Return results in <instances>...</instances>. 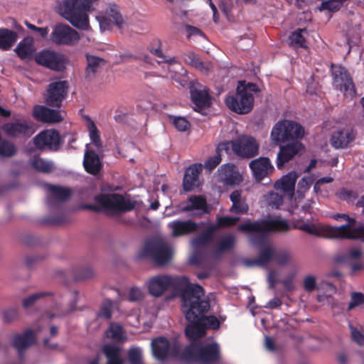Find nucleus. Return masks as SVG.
Listing matches in <instances>:
<instances>
[{"label": "nucleus", "instance_id": "obj_1", "mask_svg": "<svg viewBox=\"0 0 364 364\" xmlns=\"http://www.w3.org/2000/svg\"><path fill=\"white\" fill-rule=\"evenodd\" d=\"M238 230L249 233L250 242L258 247V256L255 259H246L244 263L247 267H267L274 261L276 247L266 236L269 233H286L291 230L289 222L279 217L248 222L240 225Z\"/></svg>", "mask_w": 364, "mask_h": 364}, {"label": "nucleus", "instance_id": "obj_2", "mask_svg": "<svg viewBox=\"0 0 364 364\" xmlns=\"http://www.w3.org/2000/svg\"><path fill=\"white\" fill-rule=\"evenodd\" d=\"M194 293L182 306L181 311L188 324L186 327L185 333L191 341H196L205 334L208 328L217 329L220 322L215 316H207L210 310V301L205 296L203 288L198 284Z\"/></svg>", "mask_w": 364, "mask_h": 364}, {"label": "nucleus", "instance_id": "obj_3", "mask_svg": "<svg viewBox=\"0 0 364 364\" xmlns=\"http://www.w3.org/2000/svg\"><path fill=\"white\" fill-rule=\"evenodd\" d=\"M149 293L154 297L161 296L169 289L175 290L181 298V306L194 293L198 284L190 283L186 277H172L159 274L151 277L146 282Z\"/></svg>", "mask_w": 364, "mask_h": 364}, {"label": "nucleus", "instance_id": "obj_4", "mask_svg": "<svg viewBox=\"0 0 364 364\" xmlns=\"http://www.w3.org/2000/svg\"><path fill=\"white\" fill-rule=\"evenodd\" d=\"M227 227L228 216L218 218L216 223L210 224L193 239V245L198 248L215 243L212 248V255L215 259L220 258L228 251V232L223 230Z\"/></svg>", "mask_w": 364, "mask_h": 364}, {"label": "nucleus", "instance_id": "obj_5", "mask_svg": "<svg viewBox=\"0 0 364 364\" xmlns=\"http://www.w3.org/2000/svg\"><path fill=\"white\" fill-rule=\"evenodd\" d=\"M100 0H63L58 13L74 27L83 31L90 28L89 13L95 11Z\"/></svg>", "mask_w": 364, "mask_h": 364}, {"label": "nucleus", "instance_id": "obj_6", "mask_svg": "<svg viewBox=\"0 0 364 364\" xmlns=\"http://www.w3.org/2000/svg\"><path fill=\"white\" fill-rule=\"evenodd\" d=\"M186 346L181 352V359L187 363L213 364L220 359V350L217 343L203 345L194 342Z\"/></svg>", "mask_w": 364, "mask_h": 364}, {"label": "nucleus", "instance_id": "obj_7", "mask_svg": "<svg viewBox=\"0 0 364 364\" xmlns=\"http://www.w3.org/2000/svg\"><path fill=\"white\" fill-rule=\"evenodd\" d=\"M257 91L258 88L255 84L239 81L236 93L232 97L229 107L239 114L250 112L254 107L253 93Z\"/></svg>", "mask_w": 364, "mask_h": 364}, {"label": "nucleus", "instance_id": "obj_8", "mask_svg": "<svg viewBox=\"0 0 364 364\" xmlns=\"http://www.w3.org/2000/svg\"><path fill=\"white\" fill-rule=\"evenodd\" d=\"M172 250L162 240L148 241L139 253L140 258L149 257L159 266L168 264L172 259Z\"/></svg>", "mask_w": 364, "mask_h": 364}, {"label": "nucleus", "instance_id": "obj_9", "mask_svg": "<svg viewBox=\"0 0 364 364\" xmlns=\"http://www.w3.org/2000/svg\"><path fill=\"white\" fill-rule=\"evenodd\" d=\"M95 201L103 209L110 210L114 214L131 211L136 206V201L126 199L118 193L99 194L95 197Z\"/></svg>", "mask_w": 364, "mask_h": 364}, {"label": "nucleus", "instance_id": "obj_10", "mask_svg": "<svg viewBox=\"0 0 364 364\" xmlns=\"http://www.w3.org/2000/svg\"><path fill=\"white\" fill-rule=\"evenodd\" d=\"M1 129L8 137L25 139L30 138L36 132L34 123L25 119L5 123Z\"/></svg>", "mask_w": 364, "mask_h": 364}, {"label": "nucleus", "instance_id": "obj_11", "mask_svg": "<svg viewBox=\"0 0 364 364\" xmlns=\"http://www.w3.org/2000/svg\"><path fill=\"white\" fill-rule=\"evenodd\" d=\"M151 347L154 357L159 361H165L169 357L181 358V348L176 341L171 344L166 338L158 337L151 341Z\"/></svg>", "mask_w": 364, "mask_h": 364}, {"label": "nucleus", "instance_id": "obj_12", "mask_svg": "<svg viewBox=\"0 0 364 364\" xmlns=\"http://www.w3.org/2000/svg\"><path fill=\"white\" fill-rule=\"evenodd\" d=\"M80 36L79 33L67 24H55L50 36V40L58 46H73L77 43Z\"/></svg>", "mask_w": 364, "mask_h": 364}, {"label": "nucleus", "instance_id": "obj_13", "mask_svg": "<svg viewBox=\"0 0 364 364\" xmlns=\"http://www.w3.org/2000/svg\"><path fill=\"white\" fill-rule=\"evenodd\" d=\"M69 83L67 80H59L48 85L44 99L46 105L60 108L68 96Z\"/></svg>", "mask_w": 364, "mask_h": 364}, {"label": "nucleus", "instance_id": "obj_14", "mask_svg": "<svg viewBox=\"0 0 364 364\" xmlns=\"http://www.w3.org/2000/svg\"><path fill=\"white\" fill-rule=\"evenodd\" d=\"M333 218L339 220H344L348 222L347 224L343 225L341 226H333L334 228H341L345 227L346 229L339 234V236H335L334 238L336 239H350V240H355L360 239L364 241V226L363 225H355L356 220L355 218H350L347 214H340L337 213L333 215Z\"/></svg>", "mask_w": 364, "mask_h": 364}, {"label": "nucleus", "instance_id": "obj_15", "mask_svg": "<svg viewBox=\"0 0 364 364\" xmlns=\"http://www.w3.org/2000/svg\"><path fill=\"white\" fill-rule=\"evenodd\" d=\"M231 143L232 151L241 158L250 159L259 154V145L253 137L242 136Z\"/></svg>", "mask_w": 364, "mask_h": 364}, {"label": "nucleus", "instance_id": "obj_16", "mask_svg": "<svg viewBox=\"0 0 364 364\" xmlns=\"http://www.w3.org/2000/svg\"><path fill=\"white\" fill-rule=\"evenodd\" d=\"M203 166L200 163H195L185 169L182 186L185 192H191L200 187L203 183L201 173Z\"/></svg>", "mask_w": 364, "mask_h": 364}, {"label": "nucleus", "instance_id": "obj_17", "mask_svg": "<svg viewBox=\"0 0 364 364\" xmlns=\"http://www.w3.org/2000/svg\"><path fill=\"white\" fill-rule=\"evenodd\" d=\"M298 228L310 235L327 238H334L335 236H339V234L346 229L345 227L334 228L322 223H309L299 225Z\"/></svg>", "mask_w": 364, "mask_h": 364}, {"label": "nucleus", "instance_id": "obj_18", "mask_svg": "<svg viewBox=\"0 0 364 364\" xmlns=\"http://www.w3.org/2000/svg\"><path fill=\"white\" fill-rule=\"evenodd\" d=\"M191 98L196 106V111L200 112L210 107L212 102L208 89L197 82H191L190 87Z\"/></svg>", "mask_w": 364, "mask_h": 364}, {"label": "nucleus", "instance_id": "obj_19", "mask_svg": "<svg viewBox=\"0 0 364 364\" xmlns=\"http://www.w3.org/2000/svg\"><path fill=\"white\" fill-rule=\"evenodd\" d=\"M35 60L38 65L56 71L65 68L63 55L50 50H43L36 55Z\"/></svg>", "mask_w": 364, "mask_h": 364}, {"label": "nucleus", "instance_id": "obj_20", "mask_svg": "<svg viewBox=\"0 0 364 364\" xmlns=\"http://www.w3.org/2000/svg\"><path fill=\"white\" fill-rule=\"evenodd\" d=\"M105 14V16L97 17L102 30H109L113 25L119 29L122 28L125 21L117 4H109Z\"/></svg>", "mask_w": 364, "mask_h": 364}, {"label": "nucleus", "instance_id": "obj_21", "mask_svg": "<svg viewBox=\"0 0 364 364\" xmlns=\"http://www.w3.org/2000/svg\"><path fill=\"white\" fill-rule=\"evenodd\" d=\"M35 146L38 149L57 151L60 144L59 132L55 129H46L33 138Z\"/></svg>", "mask_w": 364, "mask_h": 364}, {"label": "nucleus", "instance_id": "obj_22", "mask_svg": "<svg viewBox=\"0 0 364 364\" xmlns=\"http://www.w3.org/2000/svg\"><path fill=\"white\" fill-rule=\"evenodd\" d=\"M334 82L339 90L346 97L352 98L355 95L354 84L346 69L341 66L335 67L333 70Z\"/></svg>", "mask_w": 364, "mask_h": 364}, {"label": "nucleus", "instance_id": "obj_23", "mask_svg": "<svg viewBox=\"0 0 364 364\" xmlns=\"http://www.w3.org/2000/svg\"><path fill=\"white\" fill-rule=\"evenodd\" d=\"M50 191L46 198V203L50 208H59L62 203L68 200L72 195L70 188L52 184H46Z\"/></svg>", "mask_w": 364, "mask_h": 364}, {"label": "nucleus", "instance_id": "obj_24", "mask_svg": "<svg viewBox=\"0 0 364 364\" xmlns=\"http://www.w3.org/2000/svg\"><path fill=\"white\" fill-rule=\"evenodd\" d=\"M168 227L171 230L173 237H179L192 235L198 230L199 225L192 220H176L170 222Z\"/></svg>", "mask_w": 364, "mask_h": 364}, {"label": "nucleus", "instance_id": "obj_25", "mask_svg": "<svg viewBox=\"0 0 364 364\" xmlns=\"http://www.w3.org/2000/svg\"><path fill=\"white\" fill-rule=\"evenodd\" d=\"M36 341V332L28 328L22 333H16L12 338L11 345L21 356L23 352Z\"/></svg>", "mask_w": 364, "mask_h": 364}, {"label": "nucleus", "instance_id": "obj_26", "mask_svg": "<svg viewBox=\"0 0 364 364\" xmlns=\"http://www.w3.org/2000/svg\"><path fill=\"white\" fill-rule=\"evenodd\" d=\"M356 136V132L350 127L335 131L331 137V144L336 149L346 148Z\"/></svg>", "mask_w": 364, "mask_h": 364}, {"label": "nucleus", "instance_id": "obj_27", "mask_svg": "<svg viewBox=\"0 0 364 364\" xmlns=\"http://www.w3.org/2000/svg\"><path fill=\"white\" fill-rule=\"evenodd\" d=\"M33 117L36 120L44 123H56L63 120L59 111L43 105H35L33 107Z\"/></svg>", "mask_w": 364, "mask_h": 364}, {"label": "nucleus", "instance_id": "obj_28", "mask_svg": "<svg viewBox=\"0 0 364 364\" xmlns=\"http://www.w3.org/2000/svg\"><path fill=\"white\" fill-rule=\"evenodd\" d=\"M250 168L257 181H261L274 170V167L267 157H259L252 160L250 163Z\"/></svg>", "mask_w": 364, "mask_h": 364}, {"label": "nucleus", "instance_id": "obj_29", "mask_svg": "<svg viewBox=\"0 0 364 364\" xmlns=\"http://www.w3.org/2000/svg\"><path fill=\"white\" fill-rule=\"evenodd\" d=\"M304 146L301 143L294 141L286 146H281L280 150L277 154V166L281 168L284 164L292 159L295 155L299 154Z\"/></svg>", "mask_w": 364, "mask_h": 364}, {"label": "nucleus", "instance_id": "obj_30", "mask_svg": "<svg viewBox=\"0 0 364 364\" xmlns=\"http://www.w3.org/2000/svg\"><path fill=\"white\" fill-rule=\"evenodd\" d=\"M83 166L85 170L90 174L97 175L102 168V164L100 161L99 155L94 151L87 148L84 154Z\"/></svg>", "mask_w": 364, "mask_h": 364}, {"label": "nucleus", "instance_id": "obj_31", "mask_svg": "<svg viewBox=\"0 0 364 364\" xmlns=\"http://www.w3.org/2000/svg\"><path fill=\"white\" fill-rule=\"evenodd\" d=\"M299 175L295 171H291L278 180L274 187L278 191L287 193L290 198L294 194L295 183Z\"/></svg>", "mask_w": 364, "mask_h": 364}, {"label": "nucleus", "instance_id": "obj_32", "mask_svg": "<svg viewBox=\"0 0 364 364\" xmlns=\"http://www.w3.org/2000/svg\"><path fill=\"white\" fill-rule=\"evenodd\" d=\"M87 66L85 70V77L86 80H91L96 76L97 73L106 63L105 59L86 53Z\"/></svg>", "mask_w": 364, "mask_h": 364}, {"label": "nucleus", "instance_id": "obj_33", "mask_svg": "<svg viewBox=\"0 0 364 364\" xmlns=\"http://www.w3.org/2000/svg\"><path fill=\"white\" fill-rule=\"evenodd\" d=\"M230 198L232 203V205L230 210L237 214H243L247 212L249 207L246 203L245 198L242 196V191L237 190L233 191Z\"/></svg>", "mask_w": 364, "mask_h": 364}, {"label": "nucleus", "instance_id": "obj_34", "mask_svg": "<svg viewBox=\"0 0 364 364\" xmlns=\"http://www.w3.org/2000/svg\"><path fill=\"white\" fill-rule=\"evenodd\" d=\"M188 202L189 204L182 207V212H190L194 210L208 211L207 200L203 196H191L188 198Z\"/></svg>", "mask_w": 364, "mask_h": 364}, {"label": "nucleus", "instance_id": "obj_35", "mask_svg": "<svg viewBox=\"0 0 364 364\" xmlns=\"http://www.w3.org/2000/svg\"><path fill=\"white\" fill-rule=\"evenodd\" d=\"M272 141L278 144L289 141L288 131L285 120L279 121L272 128L271 132Z\"/></svg>", "mask_w": 364, "mask_h": 364}, {"label": "nucleus", "instance_id": "obj_36", "mask_svg": "<svg viewBox=\"0 0 364 364\" xmlns=\"http://www.w3.org/2000/svg\"><path fill=\"white\" fill-rule=\"evenodd\" d=\"M18 39L16 32L8 29L0 28V49L9 50Z\"/></svg>", "mask_w": 364, "mask_h": 364}, {"label": "nucleus", "instance_id": "obj_37", "mask_svg": "<svg viewBox=\"0 0 364 364\" xmlns=\"http://www.w3.org/2000/svg\"><path fill=\"white\" fill-rule=\"evenodd\" d=\"M225 151L228 153V141L220 142L216 148V154L209 157L204 163L203 168L212 171L221 161V152Z\"/></svg>", "mask_w": 364, "mask_h": 364}, {"label": "nucleus", "instance_id": "obj_38", "mask_svg": "<svg viewBox=\"0 0 364 364\" xmlns=\"http://www.w3.org/2000/svg\"><path fill=\"white\" fill-rule=\"evenodd\" d=\"M120 348L112 346L105 345L103 347V353H105L107 359V364H124V360L120 356Z\"/></svg>", "mask_w": 364, "mask_h": 364}, {"label": "nucleus", "instance_id": "obj_39", "mask_svg": "<svg viewBox=\"0 0 364 364\" xmlns=\"http://www.w3.org/2000/svg\"><path fill=\"white\" fill-rule=\"evenodd\" d=\"M288 131V138L290 140L301 139L305 135L304 128L297 122L291 120H285Z\"/></svg>", "mask_w": 364, "mask_h": 364}, {"label": "nucleus", "instance_id": "obj_40", "mask_svg": "<svg viewBox=\"0 0 364 364\" xmlns=\"http://www.w3.org/2000/svg\"><path fill=\"white\" fill-rule=\"evenodd\" d=\"M32 167L38 172L48 173L52 172L55 167L52 161H49L35 155L31 159Z\"/></svg>", "mask_w": 364, "mask_h": 364}, {"label": "nucleus", "instance_id": "obj_41", "mask_svg": "<svg viewBox=\"0 0 364 364\" xmlns=\"http://www.w3.org/2000/svg\"><path fill=\"white\" fill-rule=\"evenodd\" d=\"M16 55L22 60L30 59L33 53L32 43L26 39L20 41L15 48Z\"/></svg>", "mask_w": 364, "mask_h": 364}, {"label": "nucleus", "instance_id": "obj_42", "mask_svg": "<svg viewBox=\"0 0 364 364\" xmlns=\"http://www.w3.org/2000/svg\"><path fill=\"white\" fill-rule=\"evenodd\" d=\"M307 35L308 31L306 28L298 29L290 36L291 44L296 47H305Z\"/></svg>", "mask_w": 364, "mask_h": 364}, {"label": "nucleus", "instance_id": "obj_43", "mask_svg": "<svg viewBox=\"0 0 364 364\" xmlns=\"http://www.w3.org/2000/svg\"><path fill=\"white\" fill-rule=\"evenodd\" d=\"M292 254L287 250H277L274 262L280 266H287L291 263Z\"/></svg>", "mask_w": 364, "mask_h": 364}, {"label": "nucleus", "instance_id": "obj_44", "mask_svg": "<svg viewBox=\"0 0 364 364\" xmlns=\"http://www.w3.org/2000/svg\"><path fill=\"white\" fill-rule=\"evenodd\" d=\"M264 197L267 205L269 208L278 209L283 203L282 196L277 193L269 192Z\"/></svg>", "mask_w": 364, "mask_h": 364}, {"label": "nucleus", "instance_id": "obj_45", "mask_svg": "<svg viewBox=\"0 0 364 364\" xmlns=\"http://www.w3.org/2000/svg\"><path fill=\"white\" fill-rule=\"evenodd\" d=\"M53 296V294L50 291H40L29 295L22 301V306L24 309H28L33 306L37 301L45 296Z\"/></svg>", "mask_w": 364, "mask_h": 364}, {"label": "nucleus", "instance_id": "obj_46", "mask_svg": "<svg viewBox=\"0 0 364 364\" xmlns=\"http://www.w3.org/2000/svg\"><path fill=\"white\" fill-rule=\"evenodd\" d=\"M243 171L229 164V186L239 185L243 181Z\"/></svg>", "mask_w": 364, "mask_h": 364}, {"label": "nucleus", "instance_id": "obj_47", "mask_svg": "<svg viewBox=\"0 0 364 364\" xmlns=\"http://www.w3.org/2000/svg\"><path fill=\"white\" fill-rule=\"evenodd\" d=\"M168 117L175 128L179 132H185L191 126L190 122L183 117H176L170 114Z\"/></svg>", "mask_w": 364, "mask_h": 364}, {"label": "nucleus", "instance_id": "obj_48", "mask_svg": "<svg viewBox=\"0 0 364 364\" xmlns=\"http://www.w3.org/2000/svg\"><path fill=\"white\" fill-rule=\"evenodd\" d=\"M88 130L91 141L97 149H100L102 146V143L99 134V130L95 122L91 119L88 123Z\"/></svg>", "mask_w": 364, "mask_h": 364}, {"label": "nucleus", "instance_id": "obj_49", "mask_svg": "<svg viewBox=\"0 0 364 364\" xmlns=\"http://www.w3.org/2000/svg\"><path fill=\"white\" fill-rule=\"evenodd\" d=\"M344 1L345 0H328L323 1L319 6V10L321 11L328 10L330 12H336L341 8Z\"/></svg>", "mask_w": 364, "mask_h": 364}, {"label": "nucleus", "instance_id": "obj_50", "mask_svg": "<svg viewBox=\"0 0 364 364\" xmlns=\"http://www.w3.org/2000/svg\"><path fill=\"white\" fill-rule=\"evenodd\" d=\"M312 183L313 179L311 177H304L299 181L296 191L299 198L304 197L305 193L309 190Z\"/></svg>", "mask_w": 364, "mask_h": 364}, {"label": "nucleus", "instance_id": "obj_51", "mask_svg": "<svg viewBox=\"0 0 364 364\" xmlns=\"http://www.w3.org/2000/svg\"><path fill=\"white\" fill-rule=\"evenodd\" d=\"M185 30L187 33L186 38L188 40L191 39H195V38H206L205 34L202 31L201 29H200L198 27L189 25V24H185L184 25Z\"/></svg>", "mask_w": 364, "mask_h": 364}, {"label": "nucleus", "instance_id": "obj_52", "mask_svg": "<svg viewBox=\"0 0 364 364\" xmlns=\"http://www.w3.org/2000/svg\"><path fill=\"white\" fill-rule=\"evenodd\" d=\"M336 196L340 200H345L348 203H352L357 199L358 194L352 190L343 188L336 193Z\"/></svg>", "mask_w": 364, "mask_h": 364}, {"label": "nucleus", "instance_id": "obj_53", "mask_svg": "<svg viewBox=\"0 0 364 364\" xmlns=\"http://www.w3.org/2000/svg\"><path fill=\"white\" fill-rule=\"evenodd\" d=\"M112 306V301L109 299H106L100 307V311L97 314L98 317L105 319L111 318Z\"/></svg>", "mask_w": 364, "mask_h": 364}, {"label": "nucleus", "instance_id": "obj_54", "mask_svg": "<svg viewBox=\"0 0 364 364\" xmlns=\"http://www.w3.org/2000/svg\"><path fill=\"white\" fill-rule=\"evenodd\" d=\"M317 278L314 274H307L303 279V287L306 291H313L316 289Z\"/></svg>", "mask_w": 364, "mask_h": 364}, {"label": "nucleus", "instance_id": "obj_55", "mask_svg": "<svg viewBox=\"0 0 364 364\" xmlns=\"http://www.w3.org/2000/svg\"><path fill=\"white\" fill-rule=\"evenodd\" d=\"M94 275V271L90 267H86L77 269L75 272L74 276L75 280H85L92 277Z\"/></svg>", "mask_w": 364, "mask_h": 364}, {"label": "nucleus", "instance_id": "obj_56", "mask_svg": "<svg viewBox=\"0 0 364 364\" xmlns=\"http://www.w3.org/2000/svg\"><path fill=\"white\" fill-rule=\"evenodd\" d=\"M148 49L155 56L164 58V55L161 50V42L159 39H153L150 43Z\"/></svg>", "mask_w": 364, "mask_h": 364}, {"label": "nucleus", "instance_id": "obj_57", "mask_svg": "<svg viewBox=\"0 0 364 364\" xmlns=\"http://www.w3.org/2000/svg\"><path fill=\"white\" fill-rule=\"evenodd\" d=\"M215 177L218 183H222L224 187L228 186V164H224L220 166Z\"/></svg>", "mask_w": 364, "mask_h": 364}, {"label": "nucleus", "instance_id": "obj_58", "mask_svg": "<svg viewBox=\"0 0 364 364\" xmlns=\"http://www.w3.org/2000/svg\"><path fill=\"white\" fill-rule=\"evenodd\" d=\"M364 303V295L360 292H353L351 294L350 302L348 304V310L350 311L353 309L358 306Z\"/></svg>", "mask_w": 364, "mask_h": 364}, {"label": "nucleus", "instance_id": "obj_59", "mask_svg": "<svg viewBox=\"0 0 364 364\" xmlns=\"http://www.w3.org/2000/svg\"><path fill=\"white\" fill-rule=\"evenodd\" d=\"M19 314L18 309L16 308H10L3 312V321L6 323H10L13 322L17 320Z\"/></svg>", "mask_w": 364, "mask_h": 364}, {"label": "nucleus", "instance_id": "obj_60", "mask_svg": "<svg viewBox=\"0 0 364 364\" xmlns=\"http://www.w3.org/2000/svg\"><path fill=\"white\" fill-rule=\"evenodd\" d=\"M128 358L131 364H141V351L138 348H130L128 351Z\"/></svg>", "mask_w": 364, "mask_h": 364}, {"label": "nucleus", "instance_id": "obj_61", "mask_svg": "<svg viewBox=\"0 0 364 364\" xmlns=\"http://www.w3.org/2000/svg\"><path fill=\"white\" fill-rule=\"evenodd\" d=\"M206 256L200 250H196L191 256V263L196 266H203L205 262Z\"/></svg>", "mask_w": 364, "mask_h": 364}, {"label": "nucleus", "instance_id": "obj_62", "mask_svg": "<svg viewBox=\"0 0 364 364\" xmlns=\"http://www.w3.org/2000/svg\"><path fill=\"white\" fill-rule=\"evenodd\" d=\"M183 59L186 64L191 65L193 68H196L198 62H200V60L198 55H196L193 52H188L187 53H184L183 55Z\"/></svg>", "mask_w": 364, "mask_h": 364}, {"label": "nucleus", "instance_id": "obj_63", "mask_svg": "<svg viewBox=\"0 0 364 364\" xmlns=\"http://www.w3.org/2000/svg\"><path fill=\"white\" fill-rule=\"evenodd\" d=\"M349 327L353 341L360 346L364 345V335L352 325H349Z\"/></svg>", "mask_w": 364, "mask_h": 364}, {"label": "nucleus", "instance_id": "obj_64", "mask_svg": "<svg viewBox=\"0 0 364 364\" xmlns=\"http://www.w3.org/2000/svg\"><path fill=\"white\" fill-rule=\"evenodd\" d=\"M128 297L130 301H138L142 299L143 294L139 288L132 287L129 292Z\"/></svg>", "mask_w": 364, "mask_h": 364}]
</instances>
